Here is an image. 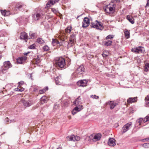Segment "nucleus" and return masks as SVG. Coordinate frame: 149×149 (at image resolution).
Here are the masks:
<instances>
[{"label": "nucleus", "instance_id": "32", "mask_svg": "<svg viewBox=\"0 0 149 149\" xmlns=\"http://www.w3.org/2000/svg\"><path fill=\"white\" fill-rule=\"evenodd\" d=\"M37 42L40 44H42L44 43L45 42L41 38H39L37 39Z\"/></svg>", "mask_w": 149, "mask_h": 149}, {"label": "nucleus", "instance_id": "15", "mask_svg": "<svg viewBox=\"0 0 149 149\" xmlns=\"http://www.w3.org/2000/svg\"><path fill=\"white\" fill-rule=\"evenodd\" d=\"M28 35L25 32H22L21 33L20 38L22 39H23L26 40L28 39Z\"/></svg>", "mask_w": 149, "mask_h": 149}, {"label": "nucleus", "instance_id": "23", "mask_svg": "<svg viewBox=\"0 0 149 149\" xmlns=\"http://www.w3.org/2000/svg\"><path fill=\"white\" fill-rule=\"evenodd\" d=\"M40 59L38 56H37L36 58H34L33 59V62L34 63L37 64L40 62Z\"/></svg>", "mask_w": 149, "mask_h": 149}, {"label": "nucleus", "instance_id": "21", "mask_svg": "<svg viewBox=\"0 0 149 149\" xmlns=\"http://www.w3.org/2000/svg\"><path fill=\"white\" fill-rule=\"evenodd\" d=\"M41 15L39 13H37L36 14L33 15V17L34 20H37L39 19Z\"/></svg>", "mask_w": 149, "mask_h": 149}, {"label": "nucleus", "instance_id": "2", "mask_svg": "<svg viewBox=\"0 0 149 149\" xmlns=\"http://www.w3.org/2000/svg\"><path fill=\"white\" fill-rule=\"evenodd\" d=\"M65 59L62 57H58L55 58V63L57 66L60 68H64L65 65Z\"/></svg>", "mask_w": 149, "mask_h": 149}, {"label": "nucleus", "instance_id": "30", "mask_svg": "<svg viewBox=\"0 0 149 149\" xmlns=\"http://www.w3.org/2000/svg\"><path fill=\"white\" fill-rule=\"evenodd\" d=\"M124 34L126 38L128 39L130 38V32L128 30H126L124 32Z\"/></svg>", "mask_w": 149, "mask_h": 149}, {"label": "nucleus", "instance_id": "3", "mask_svg": "<svg viewBox=\"0 0 149 149\" xmlns=\"http://www.w3.org/2000/svg\"><path fill=\"white\" fill-rule=\"evenodd\" d=\"M90 26L92 28H94L100 31L102 30L104 28L102 23L97 20L91 22Z\"/></svg>", "mask_w": 149, "mask_h": 149}, {"label": "nucleus", "instance_id": "57", "mask_svg": "<svg viewBox=\"0 0 149 149\" xmlns=\"http://www.w3.org/2000/svg\"><path fill=\"white\" fill-rule=\"evenodd\" d=\"M146 117L147 118L148 121H149V115L146 116Z\"/></svg>", "mask_w": 149, "mask_h": 149}, {"label": "nucleus", "instance_id": "33", "mask_svg": "<svg viewBox=\"0 0 149 149\" xmlns=\"http://www.w3.org/2000/svg\"><path fill=\"white\" fill-rule=\"evenodd\" d=\"M52 43L53 45L54 46L56 45H57L59 44V42L58 41L56 40H55L54 39H53L52 41Z\"/></svg>", "mask_w": 149, "mask_h": 149}, {"label": "nucleus", "instance_id": "22", "mask_svg": "<svg viewBox=\"0 0 149 149\" xmlns=\"http://www.w3.org/2000/svg\"><path fill=\"white\" fill-rule=\"evenodd\" d=\"M103 44L105 46H108L111 45L112 42L110 40L105 41L103 42Z\"/></svg>", "mask_w": 149, "mask_h": 149}, {"label": "nucleus", "instance_id": "24", "mask_svg": "<svg viewBox=\"0 0 149 149\" xmlns=\"http://www.w3.org/2000/svg\"><path fill=\"white\" fill-rule=\"evenodd\" d=\"M145 104L146 107L149 106V95H147L145 98Z\"/></svg>", "mask_w": 149, "mask_h": 149}, {"label": "nucleus", "instance_id": "55", "mask_svg": "<svg viewBox=\"0 0 149 149\" xmlns=\"http://www.w3.org/2000/svg\"><path fill=\"white\" fill-rule=\"evenodd\" d=\"M24 82L23 81H21L20 82H19V85H22L23 84Z\"/></svg>", "mask_w": 149, "mask_h": 149}, {"label": "nucleus", "instance_id": "25", "mask_svg": "<svg viewBox=\"0 0 149 149\" xmlns=\"http://www.w3.org/2000/svg\"><path fill=\"white\" fill-rule=\"evenodd\" d=\"M8 69L6 68V67L5 68L4 66H3L1 67L0 69V71L3 73H5L6 72V71Z\"/></svg>", "mask_w": 149, "mask_h": 149}, {"label": "nucleus", "instance_id": "48", "mask_svg": "<svg viewBox=\"0 0 149 149\" xmlns=\"http://www.w3.org/2000/svg\"><path fill=\"white\" fill-rule=\"evenodd\" d=\"M10 120H9V119L7 117L5 119V122L7 123H8L9 122H10Z\"/></svg>", "mask_w": 149, "mask_h": 149}, {"label": "nucleus", "instance_id": "60", "mask_svg": "<svg viewBox=\"0 0 149 149\" xmlns=\"http://www.w3.org/2000/svg\"><path fill=\"white\" fill-rule=\"evenodd\" d=\"M103 56L104 57L105 56H106V55L105 54H102Z\"/></svg>", "mask_w": 149, "mask_h": 149}, {"label": "nucleus", "instance_id": "62", "mask_svg": "<svg viewBox=\"0 0 149 149\" xmlns=\"http://www.w3.org/2000/svg\"><path fill=\"white\" fill-rule=\"evenodd\" d=\"M1 55H0V60L1 59Z\"/></svg>", "mask_w": 149, "mask_h": 149}, {"label": "nucleus", "instance_id": "40", "mask_svg": "<svg viewBox=\"0 0 149 149\" xmlns=\"http://www.w3.org/2000/svg\"><path fill=\"white\" fill-rule=\"evenodd\" d=\"M43 49L45 51H47L49 49V47L47 45H45L43 47Z\"/></svg>", "mask_w": 149, "mask_h": 149}, {"label": "nucleus", "instance_id": "56", "mask_svg": "<svg viewBox=\"0 0 149 149\" xmlns=\"http://www.w3.org/2000/svg\"><path fill=\"white\" fill-rule=\"evenodd\" d=\"M30 53V52H28L27 53H24V54L25 56L27 55L28 54Z\"/></svg>", "mask_w": 149, "mask_h": 149}, {"label": "nucleus", "instance_id": "14", "mask_svg": "<svg viewBox=\"0 0 149 149\" xmlns=\"http://www.w3.org/2000/svg\"><path fill=\"white\" fill-rule=\"evenodd\" d=\"M108 145L111 146H114L116 145L115 140L113 138H109L108 142Z\"/></svg>", "mask_w": 149, "mask_h": 149}, {"label": "nucleus", "instance_id": "16", "mask_svg": "<svg viewBox=\"0 0 149 149\" xmlns=\"http://www.w3.org/2000/svg\"><path fill=\"white\" fill-rule=\"evenodd\" d=\"M3 66L8 69L12 67V65L9 61L4 62L3 63Z\"/></svg>", "mask_w": 149, "mask_h": 149}, {"label": "nucleus", "instance_id": "18", "mask_svg": "<svg viewBox=\"0 0 149 149\" xmlns=\"http://www.w3.org/2000/svg\"><path fill=\"white\" fill-rule=\"evenodd\" d=\"M92 134L89 136H87L84 138V140L86 142L90 143L92 141Z\"/></svg>", "mask_w": 149, "mask_h": 149}, {"label": "nucleus", "instance_id": "45", "mask_svg": "<svg viewBox=\"0 0 149 149\" xmlns=\"http://www.w3.org/2000/svg\"><path fill=\"white\" fill-rule=\"evenodd\" d=\"M143 146L145 147L148 148L149 147V143H144L143 144Z\"/></svg>", "mask_w": 149, "mask_h": 149}, {"label": "nucleus", "instance_id": "12", "mask_svg": "<svg viewBox=\"0 0 149 149\" xmlns=\"http://www.w3.org/2000/svg\"><path fill=\"white\" fill-rule=\"evenodd\" d=\"M85 69L83 65H80L76 71V73L78 74H81L84 72Z\"/></svg>", "mask_w": 149, "mask_h": 149}, {"label": "nucleus", "instance_id": "17", "mask_svg": "<svg viewBox=\"0 0 149 149\" xmlns=\"http://www.w3.org/2000/svg\"><path fill=\"white\" fill-rule=\"evenodd\" d=\"M74 103L75 105L81 104L82 102L81 101V99L80 97V96H79L74 102Z\"/></svg>", "mask_w": 149, "mask_h": 149}, {"label": "nucleus", "instance_id": "39", "mask_svg": "<svg viewBox=\"0 0 149 149\" xmlns=\"http://www.w3.org/2000/svg\"><path fill=\"white\" fill-rule=\"evenodd\" d=\"M17 62L20 64H22L23 63V61L21 58H19L17 59Z\"/></svg>", "mask_w": 149, "mask_h": 149}, {"label": "nucleus", "instance_id": "41", "mask_svg": "<svg viewBox=\"0 0 149 149\" xmlns=\"http://www.w3.org/2000/svg\"><path fill=\"white\" fill-rule=\"evenodd\" d=\"M114 36L112 35H109L106 38L107 39H111L113 38Z\"/></svg>", "mask_w": 149, "mask_h": 149}, {"label": "nucleus", "instance_id": "13", "mask_svg": "<svg viewBox=\"0 0 149 149\" xmlns=\"http://www.w3.org/2000/svg\"><path fill=\"white\" fill-rule=\"evenodd\" d=\"M75 36L74 34H72L70 36V38L69 41L68 42V44H71V46H72V44H73L75 41Z\"/></svg>", "mask_w": 149, "mask_h": 149}, {"label": "nucleus", "instance_id": "5", "mask_svg": "<svg viewBox=\"0 0 149 149\" xmlns=\"http://www.w3.org/2000/svg\"><path fill=\"white\" fill-rule=\"evenodd\" d=\"M20 102L23 104L24 106L25 107H30L33 104V103L30 100L26 101L24 99H21Z\"/></svg>", "mask_w": 149, "mask_h": 149}, {"label": "nucleus", "instance_id": "46", "mask_svg": "<svg viewBox=\"0 0 149 149\" xmlns=\"http://www.w3.org/2000/svg\"><path fill=\"white\" fill-rule=\"evenodd\" d=\"M91 97L93 99H98L99 98V97L98 96L96 95H92L91 96Z\"/></svg>", "mask_w": 149, "mask_h": 149}, {"label": "nucleus", "instance_id": "42", "mask_svg": "<svg viewBox=\"0 0 149 149\" xmlns=\"http://www.w3.org/2000/svg\"><path fill=\"white\" fill-rule=\"evenodd\" d=\"M74 141H78L80 140V138L79 136H74Z\"/></svg>", "mask_w": 149, "mask_h": 149}, {"label": "nucleus", "instance_id": "49", "mask_svg": "<svg viewBox=\"0 0 149 149\" xmlns=\"http://www.w3.org/2000/svg\"><path fill=\"white\" fill-rule=\"evenodd\" d=\"M77 112V111H75L74 109H73L72 111V113L73 115H74L75 114H76Z\"/></svg>", "mask_w": 149, "mask_h": 149}, {"label": "nucleus", "instance_id": "10", "mask_svg": "<svg viewBox=\"0 0 149 149\" xmlns=\"http://www.w3.org/2000/svg\"><path fill=\"white\" fill-rule=\"evenodd\" d=\"M59 0H49L46 4L45 8H47L50 7L51 6H52L54 4L57 3Z\"/></svg>", "mask_w": 149, "mask_h": 149}, {"label": "nucleus", "instance_id": "27", "mask_svg": "<svg viewBox=\"0 0 149 149\" xmlns=\"http://www.w3.org/2000/svg\"><path fill=\"white\" fill-rule=\"evenodd\" d=\"M2 15L4 16H7L9 15V12L6 11V10H1Z\"/></svg>", "mask_w": 149, "mask_h": 149}, {"label": "nucleus", "instance_id": "7", "mask_svg": "<svg viewBox=\"0 0 149 149\" xmlns=\"http://www.w3.org/2000/svg\"><path fill=\"white\" fill-rule=\"evenodd\" d=\"M92 141H96L99 140L101 137V134L100 133H98L96 134H92Z\"/></svg>", "mask_w": 149, "mask_h": 149}, {"label": "nucleus", "instance_id": "58", "mask_svg": "<svg viewBox=\"0 0 149 149\" xmlns=\"http://www.w3.org/2000/svg\"><path fill=\"white\" fill-rule=\"evenodd\" d=\"M45 89V90H46V91L48 90V87H46L45 88H44Z\"/></svg>", "mask_w": 149, "mask_h": 149}, {"label": "nucleus", "instance_id": "61", "mask_svg": "<svg viewBox=\"0 0 149 149\" xmlns=\"http://www.w3.org/2000/svg\"><path fill=\"white\" fill-rule=\"evenodd\" d=\"M57 149H61V148L60 147L58 148Z\"/></svg>", "mask_w": 149, "mask_h": 149}, {"label": "nucleus", "instance_id": "9", "mask_svg": "<svg viewBox=\"0 0 149 149\" xmlns=\"http://www.w3.org/2000/svg\"><path fill=\"white\" fill-rule=\"evenodd\" d=\"M107 104H109L111 109H113L114 107L118 105V103L115 101H110L107 102Z\"/></svg>", "mask_w": 149, "mask_h": 149}, {"label": "nucleus", "instance_id": "63", "mask_svg": "<svg viewBox=\"0 0 149 149\" xmlns=\"http://www.w3.org/2000/svg\"><path fill=\"white\" fill-rule=\"evenodd\" d=\"M79 17V16H78L77 17V18H78V17Z\"/></svg>", "mask_w": 149, "mask_h": 149}, {"label": "nucleus", "instance_id": "8", "mask_svg": "<svg viewBox=\"0 0 149 149\" xmlns=\"http://www.w3.org/2000/svg\"><path fill=\"white\" fill-rule=\"evenodd\" d=\"M82 27L86 28L88 26L89 24V19L85 17L84 18L83 21L82 22Z\"/></svg>", "mask_w": 149, "mask_h": 149}, {"label": "nucleus", "instance_id": "11", "mask_svg": "<svg viewBox=\"0 0 149 149\" xmlns=\"http://www.w3.org/2000/svg\"><path fill=\"white\" fill-rule=\"evenodd\" d=\"M87 81L86 80H83L79 81L77 82V84L79 86L84 87L86 86Z\"/></svg>", "mask_w": 149, "mask_h": 149}, {"label": "nucleus", "instance_id": "53", "mask_svg": "<svg viewBox=\"0 0 149 149\" xmlns=\"http://www.w3.org/2000/svg\"><path fill=\"white\" fill-rule=\"evenodd\" d=\"M15 91H23L22 89L21 90V89H19L18 88H15Z\"/></svg>", "mask_w": 149, "mask_h": 149}, {"label": "nucleus", "instance_id": "59", "mask_svg": "<svg viewBox=\"0 0 149 149\" xmlns=\"http://www.w3.org/2000/svg\"><path fill=\"white\" fill-rule=\"evenodd\" d=\"M145 140H146L147 141V140H149V138H148V139L147 138H146V139H145Z\"/></svg>", "mask_w": 149, "mask_h": 149}, {"label": "nucleus", "instance_id": "54", "mask_svg": "<svg viewBox=\"0 0 149 149\" xmlns=\"http://www.w3.org/2000/svg\"><path fill=\"white\" fill-rule=\"evenodd\" d=\"M16 121L15 120H10V123H14Z\"/></svg>", "mask_w": 149, "mask_h": 149}, {"label": "nucleus", "instance_id": "20", "mask_svg": "<svg viewBox=\"0 0 149 149\" xmlns=\"http://www.w3.org/2000/svg\"><path fill=\"white\" fill-rule=\"evenodd\" d=\"M127 19L132 24L134 23L133 18L130 15H128L127 16Z\"/></svg>", "mask_w": 149, "mask_h": 149}, {"label": "nucleus", "instance_id": "19", "mask_svg": "<svg viewBox=\"0 0 149 149\" xmlns=\"http://www.w3.org/2000/svg\"><path fill=\"white\" fill-rule=\"evenodd\" d=\"M136 97L133 98L130 97L127 100V103H132L134 102L136 100Z\"/></svg>", "mask_w": 149, "mask_h": 149}, {"label": "nucleus", "instance_id": "37", "mask_svg": "<svg viewBox=\"0 0 149 149\" xmlns=\"http://www.w3.org/2000/svg\"><path fill=\"white\" fill-rule=\"evenodd\" d=\"M59 77H57L55 79L56 84L57 85L59 84L60 83V82L58 81Z\"/></svg>", "mask_w": 149, "mask_h": 149}, {"label": "nucleus", "instance_id": "50", "mask_svg": "<svg viewBox=\"0 0 149 149\" xmlns=\"http://www.w3.org/2000/svg\"><path fill=\"white\" fill-rule=\"evenodd\" d=\"M143 120L144 123L148 121V119L147 118H146V117L144 118L143 119Z\"/></svg>", "mask_w": 149, "mask_h": 149}, {"label": "nucleus", "instance_id": "51", "mask_svg": "<svg viewBox=\"0 0 149 149\" xmlns=\"http://www.w3.org/2000/svg\"><path fill=\"white\" fill-rule=\"evenodd\" d=\"M149 6V0H147V3L145 6V7L146 8Z\"/></svg>", "mask_w": 149, "mask_h": 149}, {"label": "nucleus", "instance_id": "35", "mask_svg": "<svg viewBox=\"0 0 149 149\" xmlns=\"http://www.w3.org/2000/svg\"><path fill=\"white\" fill-rule=\"evenodd\" d=\"M29 36L31 37V38L33 39L35 37V33L30 32L29 33Z\"/></svg>", "mask_w": 149, "mask_h": 149}, {"label": "nucleus", "instance_id": "34", "mask_svg": "<svg viewBox=\"0 0 149 149\" xmlns=\"http://www.w3.org/2000/svg\"><path fill=\"white\" fill-rule=\"evenodd\" d=\"M71 27H68L65 29V31L66 33H70L71 31Z\"/></svg>", "mask_w": 149, "mask_h": 149}, {"label": "nucleus", "instance_id": "43", "mask_svg": "<svg viewBox=\"0 0 149 149\" xmlns=\"http://www.w3.org/2000/svg\"><path fill=\"white\" fill-rule=\"evenodd\" d=\"M35 44H33L31 45L29 47L30 49H35Z\"/></svg>", "mask_w": 149, "mask_h": 149}, {"label": "nucleus", "instance_id": "44", "mask_svg": "<svg viewBox=\"0 0 149 149\" xmlns=\"http://www.w3.org/2000/svg\"><path fill=\"white\" fill-rule=\"evenodd\" d=\"M46 91V90H45V89H43L42 90H41L39 91V93L40 94H42L45 93Z\"/></svg>", "mask_w": 149, "mask_h": 149}, {"label": "nucleus", "instance_id": "64", "mask_svg": "<svg viewBox=\"0 0 149 149\" xmlns=\"http://www.w3.org/2000/svg\"><path fill=\"white\" fill-rule=\"evenodd\" d=\"M35 90H36V89H35V90H34V91H35Z\"/></svg>", "mask_w": 149, "mask_h": 149}, {"label": "nucleus", "instance_id": "31", "mask_svg": "<svg viewBox=\"0 0 149 149\" xmlns=\"http://www.w3.org/2000/svg\"><path fill=\"white\" fill-rule=\"evenodd\" d=\"M79 107H80V106H79ZM80 107L81 108H80V107H75L74 109V110L75 111H77V112H79L80 111L81 109H83V106L82 105H81L80 106Z\"/></svg>", "mask_w": 149, "mask_h": 149}, {"label": "nucleus", "instance_id": "26", "mask_svg": "<svg viewBox=\"0 0 149 149\" xmlns=\"http://www.w3.org/2000/svg\"><path fill=\"white\" fill-rule=\"evenodd\" d=\"M40 101L41 103L42 104H43L44 103L46 102V97L45 96H43L41 97L40 99Z\"/></svg>", "mask_w": 149, "mask_h": 149}, {"label": "nucleus", "instance_id": "29", "mask_svg": "<svg viewBox=\"0 0 149 149\" xmlns=\"http://www.w3.org/2000/svg\"><path fill=\"white\" fill-rule=\"evenodd\" d=\"M149 70V63H147L145 64L144 67V71L147 72Z\"/></svg>", "mask_w": 149, "mask_h": 149}, {"label": "nucleus", "instance_id": "1", "mask_svg": "<svg viewBox=\"0 0 149 149\" xmlns=\"http://www.w3.org/2000/svg\"><path fill=\"white\" fill-rule=\"evenodd\" d=\"M114 2H116L115 1H113V2L112 1L109 4L103 8L106 13L108 14L114 13L116 6V3Z\"/></svg>", "mask_w": 149, "mask_h": 149}, {"label": "nucleus", "instance_id": "52", "mask_svg": "<svg viewBox=\"0 0 149 149\" xmlns=\"http://www.w3.org/2000/svg\"><path fill=\"white\" fill-rule=\"evenodd\" d=\"M22 6L20 5V4H18L17 6L16 7L17 8H19L22 7Z\"/></svg>", "mask_w": 149, "mask_h": 149}, {"label": "nucleus", "instance_id": "4", "mask_svg": "<svg viewBox=\"0 0 149 149\" xmlns=\"http://www.w3.org/2000/svg\"><path fill=\"white\" fill-rule=\"evenodd\" d=\"M132 123L130 122L126 124L122 127V133H124L132 127Z\"/></svg>", "mask_w": 149, "mask_h": 149}, {"label": "nucleus", "instance_id": "6", "mask_svg": "<svg viewBox=\"0 0 149 149\" xmlns=\"http://www.w3.org/2000/svg\"><path fill=\"white\" fill-rule=\"evenodd\" d=\"M144 48L141 46H139L134 48H133L132 49V52H134L136 53H142L143 52Z\"/></svg>", "mask_w": 149, "mask_h": 149}, {"label": "nucleus", "instance_id": "47", "mask_svg": "<svg viewBox=\"0 0 149 149\" xmlns=\"http://www.w3.org/2000/svg\"><path fill=\"white\" fill-rule=\"evenodd\" d=\"M21 58L22 59L23 61H24L26 60L27 58V57L25 56H23L21 57Z\"/></svg>", "mask_w": 149, "mask_h": 149}, {"label": "nucleus", "instance_id": "28", "mask_svg": "<svg viewBox=\"0 0 149 149\" xmlns=\"http://www.w3.org/2000/svg\"><path fill=\"white\" fill-rule=\"evenodd\" d=\"M74 135H72L71 136H67V139L70 141H74Z\"/></svg>", "mask_w": 149, "mask_h": 149}, {"label": "nucleus", "instance_id": "38", "mask_svg": "<svg viewBox=\"0 0 149 149\" xmlns=\"http://www.w3.org/2000/svg\"><path fill=\"white\" fill-rule=\"evenodd\" d=\"M52 11L55 14H57L58 13V10L55 8H51Z\"/></svg>", "mask_w": 149, "mask_h": 149}, {"label": "nucleus", "instance_id": "36", "mask_svg": "<svg viewBox=\"0 0 149 149\" xmlns=\"http://www.w3.org/2000/svg\"><path fill=\"white\" fill-rule=\"evenodd\" d=\"M143 121V118H139L136 120V123H139V125H141V123Z\"/></svg>", "mask_w": 149, "mask_h": 149}]
</instances>
